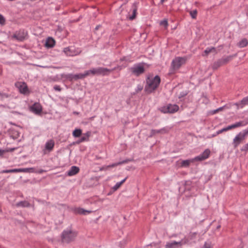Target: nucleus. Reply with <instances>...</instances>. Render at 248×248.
Segmentation results:
<instances>
[{"instance_id": "1", "label": "nucleus", "mask_w": 248, "mask_h": 248, "mask_svg": "<svg viewBox=\"0 0 248 248\" xmlns=\"http://www.w3.org/2000/svg\"><path fill=\"white\" fill-rule=\"evenodd\" d=\"M161 79L159 76L153 77V75H149L146 79L145 92L148 94L154 93L158 88Z\"/></svg>"}, {"instance_id": "2", "label": "nucleus", "mask_w": 248, "mask_h": 248, "mask_svg": "<svg viewBox=\"0 0 248 248\" xmlns=\"http://www.w3.org/2000/svg\"><path fill=\"white\" fill-rule=\"evenodd\" d=\"M118 68H119L120 70L121 69V68H120V66H119L115 67L112 69H109L107 68L102 67H99L96 68H93L91 70H87L86 75L87 76L90 75H102L103 76H108L111 72L115 70Z\"/></svg>"}, {"instance_id": "3", "label": "nucleus", "mask_w": 248, "mask_h": 248, "mask_svg": "<svg viewBox=\"0 0 248 248\" xmlns=\"http://www.w3.org/2000/svg\"><path fill=\"white\" fill-rule=\"evenodd\" d=\"M78 232L72 230H65L61 234L62 242L63 243L69 244L74 241L77 236Z\"/></svg>"}, {"instance_id": "4", "label": "nucleus", "mask_w": 248, "mask_h": 248, "mask_svg": "<svg viewBox=\"0 0 248 248\" xmlns=\"http://www.w3.org/2000/svg\"><path fill=\"white\" fill-rule=\"evenodd\" d=\"M144 65L145 63L144 62L137 63L129 68L128 70L132 75L138 77L145 73Z\"/></svg>"}, {"instance_id": "5", "label": "nucleus", "mask_w": 248, "mask_h": 248, "mask_svg": "<svg viewBox=\"0 0 248 248\" xmlns=\"http://www.w3.org/2000/svg\"><path fill=\"white\" fill-rule=\"evenodd\" d=\"M187 61L186 57H177L175 58L171 63L170 67L172 71L179 69L182 65L185 64Z\"/></svg>"}, {"instance_id": "6", "label": "nucleus", "mask_w": 248, "mask_h": 248, "mask_svg": "<svg viewBox=\"0 0 248 248\" xmlns=\"http://www.w3.org/2000/svg\"><path fill=\"white\" fill-rule=\"evenodd\" d=\"M248 135V129H245L239 132L233 140L232 145L234 148H236Z\"/></svg>"}, {"instance_id": "7", "label": "nucleus", "mask_w": 248, "mask_h": 248, "mask_svg": "<svg viewBox=\"0 0 248 248\" xmlns=\"http://www.w3.org/2000/svg\"><path fill=\"white\" fill-rule=\"evenodd\" d=\"M179 107L177 105L169 104L160 108V110L164 113H174L178 111Z\"/></svg>"}, {"instance_id": "8", "label": "nucleus", "mask_w": 248, "mask_h": 248, "mask_svg": "<svg viewBox=\"0 0 248 248\" xmlns=\"http://www.w3.org/2000/svg\"><path fill=\"white\" fill-rule=\"evenodd\" d=\"M86 71L84 73H79L78 74H68L62 75V77L69 81L77 80L79 79H83L87 77Z\"/></svg>"}, {"instance_id": "9", "label": "nucleus", "mask_w": 248, "mask_h": 248, "mask_svg": "<svg viewBox=\"0 0 248 248\" xmlns=\"http://www.w3.org/2000/svg\"><path fill=\"white\" fill-rule=\"evenodd\" d=\"M34 172V168H19L14 169L11 170H1V173H16V172Z\"/></svg>"}, {"instance_id": "10", "label": "nucleus", "mask_w": 248, "mask_h": 248, "mask_svg": "<svg viewBox=\"0 0 248 248\" xmlns=\"http://www.w3.org/2000/svg\"><path fill=\"white\" fill-rule=\"evenodd\" d=\"M64 53L68 56H74L81 53V50L79 48L76 49L73 47H67L63 49Z\"/></svg>"}, {"instance_id": "11", "label": "nucleus", "mask_w": 248, "mask_h": 248, "mask_svg": "<svg viewBox=\"0 0 248 248\" xmlns=\"http://www.w3.org/2000/svg\"><path fill=\"white\" fill-rule=\"evenodd\" d=\"M211 154V151L209 149H205L201 154L194 158V160L196 161H202L209 158Z\"/></svg>"}, {"instance_id": "12", "label": "nucleus", "mask_w": 248, "mask_h": 248, "mask_svg": "<svg viewBox=\"0 0 248 248\" xmlns=\"http://www.w3.org/2000/svg\"><path fill=\"white\" fill-rule=\"evenodd\" d=\"M16 85L18 88L20 93L24 94L29 93V89L25 82H18L16 84Z\"/></svg>"}, {"instance_id": "13", "label": "nucleus", "mask_w": 248, "mask_h": 248, "mask_svg": "<svg viewBox=\"0 0 248 248\" xmlns=\"http://www.w3.org/2000/svg\"><path fill=\"white\" fill-rule=\"evenodd\" d=\"M26 35L27 32L20 30L16 31L13 37L18 41H22L25 39Z\"/></svg>"}, {"instance_id": "14", "label": "nucleus", "mask_w": 248, "mask_h": 248, "mask_svg": "<svg viewBox=\"0 0 248 248\" xmlns=\"http://www.w3.org/2000/svg\"><path fill=\"white\" fill-rule=\"evenodd\" d=\"M30 110L34 113L39 114L42 111V107L39 103H35L30 107Z\"/></svg>"}, {"instance_id": "15", "label": "nucleus", "mask_w": 248, "mask_h": 248, "mask_svg": "<svg viewBox=\"0 0 248 248\" xmlns=\"http://www.w3.org/2000/svg\"><path fill=\"white\" fill-rule=\"evenodd\" d=\"M91 135V131H87L86 133L83 134V136L80 139L78 140L76 142L77 144H79L84 141H88L89 140V137Z\"/></svg>"}, {"instance_id": "16", "label": "nucleus", "mask_w": 248, "mask_h": 248, "mask_svg": "<svg viewBox=\"0 0 248 248\" xmlns=\"http://www.w3.org/2000/svg\"><path fill=\"white\" fill-rule=\"evenodd\" d=\"M55 146V142L53 140H47L45 145V148L48 152H51Z\"/></svg>"}, {"instance_id": "17", "label": "nucleus", "mask_w": 248, "mask_h": 248, "mask_svg": "<svg viewBox=\"0 0 248 248\" xmlns=\"http://www.w3.org/2000/svg\"><path fill=\"white\" fill-rule=\"evenodd\" d=\"M74 211L75 214L84 215L89 214L92 212L90 210H86L80 207L75 208Z\"/></svg>"}, {"instance_id": "18", "label": "nucleus", "mask_w": 248, "mask_h": 248, "mask_svg": "<svg viewBox=\"0 0 248 248\" xmlns=\"http://www.w3.org/2000/svg\"><path fill=\"white\" fill-rule=\"evenodd\" d=\"M79 171V168L78 167L73 166L67 171V175L69 176H73L78 173Z\"/></svg>"}, {"instance_id": "19", "label": "nucleus", "mask_w": 248, "mask_h": 248, "mask_svg": "<svg viewBox=\"0 0 248 248\" xmlns=\"http://www.w3.org/2000/svg\"><path fill=\"white\" fill-rule=\"evenodd\" d=\"M55 45V41L52 37H49L46 39V43H45V46L47 48L53 47Z\"/></svg>"}, {"instance_id": "20", "label": "nucleus", "mask_w": 248, "mask_h": 248, "mask_svg": "<svg viewBox=\"0 0 248 248\" xmlns=\"http://www.w3.org/2000/svg\"><path fill=\"white\" fill-rule=\"evenodd\" d=\"M166 132L165 128H163L159 130L152 129L151 131V134L150 137H152L157 134L165 133Z\"/></svg>"}, {"instance_id": "21", "label": "nucleus", "mask_w": 248, "mask_h": 248, "mask_svg": "<svg viewBox=\"0 0 248 248\" xmlns=\"http://www.w3.org/2000/svg\"><path fill=\"white\" fill-rule=\"evenodd\" d=\"M245 125H246V124L244 123V122L240 121V122H236L235 124H232V125H229V126L230 130H231L232 129L235 128L241 127V126H244Z\"/></svg>"}, {"instance_id": "22", "label": "nucleus", "mask_w": 248, "mask_h": 248, "mask_svg": "<svg viewBox=\"0 0 248 248\" xmlns=\"http://www.w3.org/2000/svg\"><path fill=\"white\" fill-rule=\"evenodd\" d=\"M194 158L191 159H187L183 160L181 163V166L182 167H188L190 165V163L195 161Z\"/></svg>"}, {"instance_id": "23", "label": "nucleus", "mask_w": 248, "mask_h": 248, "mask_svg": "<svg viewBox=\"0 0 248 248\" xmlns=\"http://www.w3.org/2000/svg\"><path fill=\"white\" fill-rule=\"evenodd\" d=\"M17 207H28L31 206V204L27 201H20L16 204Z\"/></svg>"}, {"instance_id": "24", "label": "nucleus", "mask_w": 248, "mask_h": 248, "mask_svg": "<svg viewBox=\"0 0 248 248\" xmlns=\"http://www.w3.org/2000/svg\"><path fill=\"white\" fill-rule=\"evenodd\" d=\"M248 45V40L246 38H243L237 44L238 47L243 48L246 47Z\"/></svg>"}, {"instance_id": "25", "label": "nucleus", "mask_w": 248, "mask_h": 248, "mask_svg": "<svg viewBox=\"0 0 248 248\" xmlns=\"http://www.w3.org/2000/svg\"><path fill=\"white\" fill-rule=\"evenodd\" d=\"M178 245H181V242L174 241L170 243H167L165 246V248H174V246Z\"/></svg>"}, {"instance_id": "26", "label": "nucleus", "mask_w": 248, "mask_h": 248, "mask_svg": "<svg viewBox=\"0 0 248 248\" xmlns=\"http://www.w3.org/2000/svg\"><path fill=\"white\" fill-rule=\"evenodd\" d=\"M216 51V48L214 47H207L205 50L204 51L203 53L202 54L203 56H207L209 53L210 52L215 51Z\"/></svg>"}, {"instance_id": "27", "label": "nucleus", "mask_w": 248, "mask_h": 248, "mask_svg": "<svg viewBox=\"0 0 248 248\" xmlns=\"http://www.w3.org/2000/svg\"><path fill=\"white\" fill-rule=\"evenodd\" d=\"M222 65H223V64L221 62L220 60L219 59L213 63L212 65V69L214 70L217 69Z\"/></svg>"}, {"instance_id": "28", "label": "nucleus", "mask_w": 248, "mask_h": 248, "mask_svg": "<svg viewBox=\"0 0 248 248\" xmlns=\"http://www.w3.org/2000/svg\"><path fill=\"white\" fill-rule=\"evenodd\" d=\"M131 161V160L129 159H125V160H123L122 161L119 162L115 163H113V164L109 165V167H116L117 166H118V165H122L123 164L127 163L129 162H130Z\"/></svg>"}, {"instance_id": "29", "label": "nucleus", "mask_w": 248, "mask_h": 248, "mask_svg": "<svg viewBox=\"0 0 248 248\" xmlns=\"http://www.w3.org/2000/svg\"><path fill=\"white\" fill-rule=\"evenodd\" d=\"M232 56H227L225 58H222L220 59L221 62L222 63L223 65L227 64L228 62H229L232 59Z\"/></svg>"}, {"instance_id": "30", "label": "nucleus", "mask_w": 248, "mask_h": 248, "mask_svg": "<svg viewBox=\"0 0 248 248\" xmlns=\"http://www.w3.org/2000/svg\"><path fill=\"white\" fill-rule=\"evenodd\" d=\"M127 179V177H125L124 179L122 180L121 181L117 182L115 185L113 186V189L114 190H117L121 186V185L124 184L126 180Z\"/></svg>"}, {"instance_id": "31", "label": "nucleus", "mask_w": 248, "mask_h": 248, "mask_svg": "<svg viewBox=\"0 0 248 248\" xmlns=\"http://www.w3.org/2000/svg\"><path fill=\"white\" fill-rule=\"evenodd\" d=\"M137 9L134 5L132 6V15L130 16L129 18L130 20H132L135 18L137 14Z\"/></svg>"}, {"instance_id": "32", "label": "nucleus", "mask_w": 248, "mask_h": 248, "mask_svg": "<svg viewBox=\"0 0 248 248\" xmlns=\"http://www.w3.org/2000/svg\"><path fill=\"white\" fill-rule=\"evenodd\" d=\"M82 134V130L80 129H76L73 132V136L75 137H79Z\"/></svg>"}, {"instance_id": "33", "label": "nucleus", "mask_w": 248, "mask_h": 248, "mask_svg": "<svg viewBox=\"0 0 248 248\" xmlns=\"http://www.w3.org/2000/svg\"><path fill=\"white\" fill-rule=\"evenodd\" d=\"M248 105V95L243 98L241 101V108H243L245 106Z\"/></svg>"}, {"instance_id": "34", "label": "nucleus", "mask_w": 248, "mask_h": 248, "mask_svg": "<svg viewBox=\"0 0 248 248\" xmlns=\"http://www.w3.org/2000/svg\"><path fill=\"white\" fill-rule=\"evenodd\" d=\"M189 14H190V16H191V17L193 19H196V18L197 16V13H198V12H197V10H192V11H189Z\"/></svg>"}, {"instance_id": "35", "label": "nucleus", "mask_w": 248, "mask_h": 248, "mask_svg": "<svg viewBox=\"0 0 248 248\" xmlns=\"http://www.w3.org/2000/svg\"><path fill=\"white\" fill-rule=\"evenodd\" d=\"M229 130H230V128H229V126L228 125V126H227L226 127H224L220 130L217 131L216 132V135H219V134L223 133V132L227 131Z\"/></svg>"}, {"instance_id": "36", "label": "nucleus", "mask_w": 248, "mask_h": 248, "mask_svg": "<svg viewBox=\"0 0 248 248\" xmlns=\"http://www.w3.org/2000/svg\"><path fill=\"white\" fill-rule=\"evenodd\" d=\"M143 89V86L140 85V84H139L137 85L136 88L135 89V93H139Z\"/></svg>"}, {"instance_id": "37", "label": "nucleus", "mask_w": 248, "mask_h": 248, "mask_svg": "<svg viewBox=\"0 0 248 248\" xmlns=\"http://www.w3.org/2000/svg\"><path fill=\"white\" fill-rule=\"evenodd\" d=\"M5 24V19L4 16L0 14V24L4 25Z\"/></svg>"}, {"instance_id": "38", "label": "nucleus", "mask_w": 248, "mask_h": 248, "mask_svg": "<svg viewBox=\"0 0 248 248\" xmlns=\"http://www.w3.org/2000/svg\"><path fill=\"white\" fill-rule=\"evenodd\" d=\"M160 25H163L165 26L166 28H167L168 26V23L167 19H164L163 20H162L160 22Z\"/></svg>"}, {"instance_id": "39", "label": "nucleus", "mask_w": 248, "mask_h": 248, "mask_svg": "<svg viewBox=\"0 0 248 248\" xmlns=\"http://www.w3.org/2000/svg\"><path fill=\"white\" fill-rule=\"evenodd\" d=\"M0 97L1 98H8L9 97V95L6 93H1L0 92Z\"/></svg>"}, {"instance_id": "40", "label": "nucleus", "mask_w": 248, "mask_h": 248, "mask_svg": "<svg viewBox=\"0 0 248 248\" xmlns=\"http://www.w3.org/2000/svg\"><path fill=\"white\" fill-rule=\"evenodd\" d=\"M45 172H46V171L43 169H39L37 170H35V169H34V172H35V173H38L41 174V173H42ZM32 173H33V172Z\"/></svg>"}, {"instance_id": "41", "label": "nucleus", "mask_w": 248, "mask_h": 248, "mask_svg": "<svg viewBox=\"0 0 248 248\" xmlns=\"http://www.w3.org/2000/svg\"><path fill=\"white\" fill-rule=\"evenodd\" d=\"M242 151H248V143L246 144L241 149Z\"/></svg>"}, {"instance_id": "42", "label": "nucleus", "mask_w": 248, "mask_h": 248, "mask_svg": "<svg viewBox=\"0 0 248 248\" xmlns=\"http://www.w3.org/2000/svg\"><path fill=\"white\" fill-rule=\"evenodd\" d=\"M53 89L55 90V91H59V92H60L61 90H62V89L60 87V86L59 85H55L54 87H53Z\"/></svg>"}, {"instance_id": "43", "label": "nucleus", "mask_w": 248, "mask_h": 248, "mask_svg": "<svg viewBox=\"0 0 248 248\" xmlns=\"http://www.w3.org/2000/svg\"><path fill=\"white\" fill-rule=\"evenodd\" d=\"M186 94H187L186 93L183 92L180 93V95L179 96V98L183 97L185 96L186 95Z\"/></svg>"}, {"instance_id": "44", "label": "nucleus", "mask_w": 248, "mask_h": 248, "mask_svg": "<svg viewBox=\"0 0 248 248\" xmlns=\"http://www.w3.org/2000/svg\"><path fill=\"white\" fill-rule=\"evenodd\" d=\"M210 244L205 242L203 245V248H210Z\"/></svg>"}, {"instance_id": "45", "label": "nucleus", "mask_w": 248, "mask_h": 248, "mask_svg": "<svg viewBox=\"0 0 248 248\" xmlns=\"http://www.w3.org/2000/svg\"><path fill=\"white\" fill-rule=\"evenodd\" d=\"M5 152L4 150L0 149V156H2Z\"/></svg>"}, {"instance_id": "46", "label": "nucleus", "mask_w": 248, "mask_h": 248, "mask_svg": "<svg viewBox=\"0 0 248 248\" xmlns=\"http://www.w3.org/2000/svg\"><path fill=\"white\" fill-rule=\"evenodd\" d=\"M234 105H235V106H236L237 107H240V108H241V101H240V102H237V103H235L234 104Z\"/></svg>"}, {"instance_id": "47", "label": "nucleus", "mask_w": 248, "mask_h": 248, "mask_svg": "<svg viewBox=\"0 0 248 248\" xmlns=\"http://www.w3.org/2000/svg\"><path fill=\"white\" fill-rule=\"evenodd\" d=\"M222 109H223V108L220 107V108H217V109L215 110V113H216V112H218V111L221 110H222Z\"/></svg>"}, {"instance_id": "48", "label": "nucleus", "mask_w": 248, "mask_h": 248, "mask_svg": "<svg viewBox=\"0 0 248 248\" xmlns=\"http://www.w3.org/2000/svg\"><path fill=\"white\" fill-rule=\"evenodd\" d=\"M99 27H100V26H99V25L95 27V30H98V29H99Z\"/></svg>"}, {"instance_id": "49", "label": "nucleus", "mask_w": 248, "mask_h": 248, "mask_svg": "<svg viewBox=\"0 0 248 248\" xmlns=\"http://www.w3.org/2000/svg\"><path fill=\"white\" fill-rule=\"evenodd\" d=\"M74 113H75V114H78V112H74Z\"/></svg>"}]
</instances>
